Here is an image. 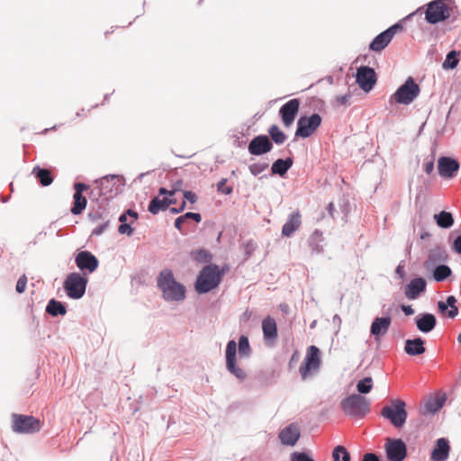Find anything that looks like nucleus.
<instances>
[{
  "mask_svg": "<svg viewBox=\"0 0 461 461\" xmlns=\"http://www.w3.org/2000/svg\"><path fill=\"white\" fill-rule=\"evenodd\" d=\"M124 212L128 217H131L132 219V221H136L139 219V213L136 211L130 208Z\"/></svg>",
  "mask_w": 461,
  "mask_h": 461,
  "instance_id": "774afa93",
  "label": "nucleus"
},
{
  "mask_svg": "<svg viewBox=\"0 0 461 461\" xmlns=\"http://www.w3.org/2000/svg\"><path fill=\"white\" fill-rule=\"evenodd\" d=\"M110 227V219L103 221L99 225H97L93 230L92 236H100L102 235L108 228Z\"/></svg>",
  "mask_w": 461,
  "mask_h": 461,
  "instance_id": "603ef678",
  "label": "nucleus"
},
{
  "mask_svg": "<svg viewBox=\"0 0 461 461\" xmlns=\"http://www.w3.org/2000/svg\"><path fill=\"white\" fill-rule=\"evenodd\" d=\"M362 461H380V458L375 453L367 452L364 454Z\"/></svg>",
  "mask_w": 461,
  "mask_h": 461,
  "instance_id": "680f3d73",
  "label": "nucleus"
},
{
  "mask_svg": "<svg viewBox=\"0 0 461 461\" xmlns=\"http://www.w3.org/2000/svg\"><path fill=\"white\" fill-rule=\"evenodd\" d=\"M32 175L38 180L41 185L46 187L53 183L54 177L47 168L41 167L39 165L32 168Z\"/></svg>",
  "mask_w": 461,
  "mask_h": 461,
  "instance_id": "2f4dec72",
  "label": "nucleus"
},
{
  "mask_svg": "<svg viewBox=\"0 0 461 461\" xmlns=\"http://www.w3.org/2000/svg\"><path fill=\"white\" fill-rule=\"evenodd\" d=\"M450 451V445L448 439L440 438L437 439L433 447L430 458L432 461H446L448 458Z\"/></svg>",
  "mask_w": 461,
  "mask_h": 461,
  "instance_id": "b1692460",
  "label": "nucleus"
},
{
  "mask_svg": "<svg viewBox=\"0 0 461 461\" xmlns=\"http://www.w3.org/2000/svg\"><path fill=\"white\" fill-rule=\"evenodd\" d=\"M290 461H315L311 455L305 451H294L290 455Z\"/></svg>",
  "mask_w": 461,
  "mask_h": 461,
  "instance_id": "8fccbe9b",
  "label": "nucleus"
},
{
  "mask_svg": "<svg viewBox=\"0 0 461 461\" xmlns=\"http://www.w3.org/2000/svg\"><path fill=\"white\" fill-rule=\"evenodd\" d=\"M350 98H351V95L346 94L343 95L337 96L336 100L339 104L347 105Z\"/></svg>",
  "mask_w": 461,
  "mask_h": 461,
  "instance_id": "0e129e2a",
  "label": "nucleus"
},
{
  "mask_svg": "<svg viewBox=\"0 0 461 461\" xmlns=\"http://www.w3.org/2000/svg\"><path fill=\"white\" fill-rule=\"evenodd\" d=\"M384 450L389 461H403L407 456V446L402 438H388Z\"/></svg>",
  "mask_w": 461,
  "mask_h": 461,
  "instance_id": "4468645a",
  "label": "nucleus"
},
{
  "mask_svg": "<svg viewBox=\"0 0 461 461\" xmlns=\"http://www.w3.org/2000/svg\"><path fill=\"white\" fill-rule=\"evenodd\" d=\"M425 339L421 337L408 339L404 343V352L411 357H416L425 353Z\"/></svg>",
  "mask_w": 461,
  "mask_h": 461,
  "instance_id": "a878e982",
  "label": "nucleus"
},
{
  "mask_svg": "<svg viewBox=\"0 0 461 461\" xmlns=\"http://www.w3.org/2000/svg\"><path fill=\"white\" fill-rule=\"evenodd\" d=\"M27 282H28V279H27L26 275L23 274L19 277V279L16 283V286H15V290L18 294H22L25 291Z\"/></svg>",
  "mask_w": 461,
  "mask_h": 461,
  "instance_id": "5fc2aeb1",
  "label": "nucleus"
},
{
  "mask_svg": "<svg viewBox=\"0 0 461 461\" xmlns=\"http://www.w3.org/2000/svg\"><path fill=\"white\" fill-rule=\"evenodd\" d=\"M323 234L320 230H315L308 239V245L312 254L323 252Z\"/></svg>",
  "mask_w": 461,
  "mask_h": 461,
  "instance_id": "72a5a7b5",
  "label": "nucleus"
},
{
  "mask_svg": "<svg viewBox=\"0 0 461 461\" xmlns=\"http://www.w3.org/2000/svg\"><path fill=\"white\" fill-rule=\"evenodd\" d=\"M373 388V380L370 376H366L357 383V394H367Z\"/></svg>",
  "mask_w": 461,
  "mask_h": 461,
  "instance_id": "a18cd8bd",
  "label": "nucleus"
},
{
  "mask_svg": "<svg viewBox=\"0 0 461 461\" xmlns=\"http://www.w3.org/2000/svg\"><path fill=\"white\" fill-rule=\"evenodd\" d=\"M300 100L294 98L284 104L279 109V116L285 127H289L294 122L300 109Z\"/></svg>",
  "mask_w": 461,
  "mask_h": 461,
  "instance_id": "6ab92c4d",
  "label": "nucleus"
},
{
  "mask_svg": "<svg viewBox=\"0 0 461 461\" xmlns=\"http://www.w3.org/2000/svg\"><path fill=\"white\" fill-rule=\"evenodd\" d=\"M167 209L166 197L160 199L158 196H155L149 201L148 205V211L153 215H157L160 212H164Z\"/></svg>",
  "mask_w": 461,
  "mask_h": 461,
  "instance_id": "58836bf2",
  "label": "nucleus"
},
{
  "mask_svg": "<svg viewBox=\"0 0 461 461\" xmlns=\"http://www.w3.org/2000/svg\"><path fill=\"white\" fill-rule=\"evenodd\" d=\"M74 194H83L85 191H87L89 189V185L82 183V182H76L74 183Z\"/></svg>",
  "mask_w": 461,
  "mask_h": 461,
  "instance_id": "4d7b16f0",
  "label": "nucleus"
},
{
  "mask_svg": "<svg viewBox=\"0 0 461 461\" xmlns=\"http://www.w3.org/2000/svg\"><path fill=\"white\" fill-rule=\"evenodd\" d=\"M88 196L91 201H101V203L106 202L104 200V194H103V191L99 184H95V185L90 189Z\"/></svg>",
  "mask_w": 461,
  "mask_h": 461,
  "instance_id": "de8ad7c7",
  "label": "nucleus"
},
{
  "mask_svg": "<svg viewBox=\"0 0 461 461\" xmlns=\"http://www.w3.org/2000/svg\"><path fill=\"white\" fill-rule=\"evenodd\" d=\"M446 401H447V396L445 393L429 399L425 403L426 411L430 414L437 413L438 411H439L442 409Z\"/></svg>",
  "mask_w": 461,
  "mask_h": 461,
  "instance_id": "c9c22d12",
  "label": "nucleus"
},
{
  "mask_svg": "<svg viewBox=\"0 0 461 461\" xmlns=\"http://www.w3.org/2000/svg\"><path fill=\"white\" fill-rule=\"evenodd\" d=\"M301 437V429L297 423H290L278 433V438L284 446L294 447Z\"/></svg>",
  "mask_w": 461,
  "mask_h": 461,
  "instance_id": "aec40b11",
  "label": "nucleus"
},
{
  "mask_svg": "<svg viewBox=\"0 0 461 461\" xmlns=\"http://www.w3.org/2000/svg\"><path fill=\"white\" fill-rule=\"evenodd\" d=\"M321 350L312 345L307 348L306 356L299 367L303 380H305L312 372L318 371L321 366Z\"/></svg>",
  "mask_w": 461,
  "mask_h": 461,
  "instance_id": "9b49d317",
  "label": "nucleus"
},
{
  "mask_svg": "<svg viewBox=\"0 0 461 461\" xmlns=\"http://www.w3.org/2000/svg\"><path fill=\"white\" fill-rule=\"evenodd\" d=\"M401 309L406 316H411L414 314V309L412 308L411 305L402 304Z\"/></svg>",
  "mask_w": 461,
  "mask_h": 461,
  "instance_id": "69168bd1",
  "label": "nucleus"
},
{
  "mask_svg": "<svg viewBox=\"0 0 461 461\" xmlns=\"http://www.w3.org/2000/svg\"><path fill=\"white\" fill-rule=\"evenodd\" d=\"M392 40L393 37L389 34V32L384 30L371 41L369 50L374 52H381L390 44Z\"/></svg>",
  "mask_w": 461,
  "mask_h": 461,
  "instance_id": "cd10ccee",
  "label": "nucleus"
},
{
  "mask_svg": "<svg viewBox=\"0 0 461 461\" xmlns=\"http://www.w3.org/2000/svg\"><path fill=\"white\" fill-rule=\"evenodd\" d=\"M88 278L78 272L69 273L63 283V288L68 298L73 300L81 299L86 291Z\"/></svg>",
  "mask_w": 461,
  "mask_h": 461,
  "instance_id": "6e6552de",
  "label": "nucleus"
},
{
  "mask_svg": "<svg viewBox=\"0 0 461 461\" xmlns=\"http://www.w3.org/2000/svg\"><path fill=\"white\" fill-rule=\"evenodd\" d=\"M87 204L86 197L83 194H73V206L70 211L74 215H79L86 209Z\"/></svg>",
  "mask_w": 461,
  "mask_h": 461,
  "instance_id": "a19ab883",
  "label": "nucleus"
},
{
  "mask_svg": "<svg viewBox=\"0 0 461 461\" xmlns=\"http://www.w3.org/2000/svg\"><path fill=\"white\" fill-rule=\"evenodd\" d=\"M433 170H434V161L432 159L429 161H427L424 164V171L426 172V174L429 175L433 172Z\"/></svg>",
  "mask_w": 461,
  "mask_h": 461,
  "instance_id": "338daca9",
  "label": "nucleus"
},
{
  "mask_svg": "<svg viewBox=\"0 0 461 461\" xmlns=\"http://www.w3.org/2000/svg\"><path fill=\"white\" fill-rule=\"evenodd\" d=\"M451 249L461 256V231L451 241Z\"/></svg>",
  "mask_w": 461,
  "mask_h": 461,
  "instance_id": "864d4df0",
  "label": "nucleus"
},
{
  "mask_svg": "<svg viewBox=\"0 0 461 461\" xmlns=\"http://www.w3.org/2000/svg\"><path fill=\"white\" fill-rule=\"evenodd\" d=\"M273 149V143L265 134L255 136L248 146L249 153L252 156H262Z\"/></svg>",
  "mask_w": 461,
  "mask_h": 461,
  "instance_id": "f3484780",
  "label": "nucleus"
},
{
  "mask_svg": "<svg viewBox=\"0 0 461 461\" xmlns=\"http://www.w3.org/2000/svg\"><path fill=\"white\" fill-rule=\"evenodd\" d=\"M118 232L120 234H125L127 236H131L134 232V229L131 227V223L126 222V223L119 225Z\"/></svg>",
  "mask_w": 461,
  "mask_h": 461,
  "instance_id": "6e6d98bb",
  "label": "nucleus"
},
{
  "mask_svg": "<svg viewBox=\"0 0 461 461\" xmlns=\"http://www.w3.org/2000/svg\"><path fill=\"white\" fill-rule=\"evenodd\" d=\"M88 218L92 222H96L97 221L109 220L110 216L108 212L99 206L95 211L89 212Z\"/></svg>",
  "mask_w": 461,
  "mask_h": 461,
  "instance_id": "49530a36",
  "label": "nucleus"
},
{
  "mask_svg": "<svg viewBox=\"0 0 461 461\" xmlns=\"http://www.w3.org/2000/svg\"><path fill=\"white\" fill-rule=\"evenodd\" d=\"M45 311L51 317L64 316L67 313V305L63 302L51 298L49 300Z\"/></svg>",
  "mask_w": 461,
  "mask_h": 461,
  "instance_id": "473e14b6",
  "label": "nucleus"
},
{
  "mask_svg": "<svg viewBox=\"0 0 461 461\" xmlns=\"http://www.w3.org/2000/svg\"><path fill=\"white\" fill-rule=\"evenodd\" d=\"M12 429L15 433L32 434L40 430V420L32 415L14 413L12 415Z\"/></svg>",
  "mask_w": 461,
  "mask_h": 461,
  "instance_id": "9d476101",
  "label": "nucleus"
},
{
  "mask_svg": "<svg viewBox=\"0 0 461 461\" xmlns=\"http://www.w3.org/2000/svg\"><path fill=\"white\" fill-rule=\"evenodd\" d=\"M75 263L84 274L94 273L99 266L98 258L88 250H79L75 256Z\"/></svg>",
  "mask_w": 461,
  "mask_h": 461,
  "instance_id": "2eb2a0df",
  "label": "nucleus"
},
{
  "mask_svg": "<svg viewBox=\"0 0 461 461\" xmlns=\"http://www.w3.org/2000/svg\"><path fill=\"white\" fill-rule=\"evenodd\" d=\"M157 286L167 302H179L185 298V286L176 280L171 269L165 268L159 272Z\"/></svg>",
  "mask_w": 461,
  "mask_h": 461,
  "instance_id": "f03ea898",
  "label": "nucleus"
},
{
  "mask_svg": "<svg viewBox=\"0 0 461 461\" xmlns=\"http://www.w3.org/2000/svg\"><path fill=\"white\" fill-rule=\"evenodd\" d=\"M322 118L318 113L311 115H301L297 120L294 136L296 138L307 139L315 133L321 125Z\"/></svg>",
  "mask_w": 461,
  "mask_h": 461,
  "instance_id": "1a4fd4ad",
  "label": "nucleus"
},
{
  "mask_svg": "<svg viewBox=\"0 0 461 461\" xmlns=\"http://www.w3.org/2000/svg\"><path fill=\"white\" fill-rule=\"evenodd\" d=\"M391 307L387 309L386 314L382 317H375L370 326V333L376 339L384 335L392 323V317L390 315Z\"/></svg>",
  "mask_w": 461,
  "mask_h": 461,
  "instance_id": "4be33fe9",
  "label": "nucleus"
},
{
  "mask_svg": "<svg viewBox=\"0 0 461 461\" xmlns=\"http://www.w3.org/2000/svg\"><path fill=\"white\" fill-rule=\"evenodd\" d=\"M267 132L272 143L276 145L283 144L287 138L285 133L276 124L271 125L268 128Z\"/></svg>",
  "mask_w": 461,
  "mask_h": 461,
  "instance_id": "ea45409f",
  "label": "nucleus"
},
{
  "mask_svg": "<svg viewBox=\"0 0 461 461\" xmlns=\"http://www.w3.org/2000/svg\"><path fill=\"white\" fill-rule=\"evenodd\" d=\"M395 274L402 279L405 278V261H400L399 265L395 268Z\"/></svg>",
  "mask_w": 461,
  "mask_h": 461,
  "instance_id": "052dcab7",
  "label": "nucleus"
},
{
  "mask_svg": "<svg viewBox=\"0 0 461 461\" xmlns=\"http://www.w3.org/2000/svg\"><path fill=\"white\" fill-rule=\"evenodd\" d=\"M448 258L446 249L441 245H437L428 251V256L423 262V267L427 271L436 266L447 262Z\"/></svg>",
  "mask_w": 461,
  "mask_h": 461,
  "instance_id": "a211bd4d",
  "label": "nucleus"
},
{
  "mask_svg": "<svg viewBox=\"0 0 461 461\" xmlns=\"http://www.w3.org/2000/svg\"><path fill=\"white\" fill-rule=\"evenodd\" d=\"M184 182L182 179H178L173 183L172 188L170 189V196H174L178 192H183L182 188Z\"/></svg>",
  "mask_w": 461,
  "mask_h": 461,
  "instance_id": "13d9d810",
  "label": "nucleus"
},
{
  "mask_svg": "<svg viewBox=\"0 0 461 461\" xmlns=\"http://www.w3.org/2000/svg\"><path fill=\"white\" fill-rule=\"evenodd\" d=\"M355 77L358 86L366 93H369L377 82L375 69L366 65L358 67Z\"/></svg>",
  "mask_w": 461,
  "mask_h": 461,
  "instance_id": "f8f14e48",
  "label": "nucleus"
},
{
  "mask_svg": "<svg viewBox=\"0 0 461 461\" xmlns=\"http://www.w3.org/2000/svg\"><path fill=\"white\" fill-rule=\"evenodd\" d=\"M420 86L415 82L414 78L409 77L405 82L401 85L396 91L390 96L389 103L393 102L408 105L411 104L420 95Z\"/></svg>",
  "mask_w": 461,
  "mask_h": 461,
  "instance_id": "0eeeda50",
  "label": "nucleus"
},
{
  "mask_svg": "<svg viewBox=\"0 0 461 461\" xmlns=\"http://www.w3.org/2000/svg\"><path fill=\"white\" fill-rule=\"evenodd\" d=\"M381 416L389 420L394 428H402L408 418L405 402L401 399L392 400L390 404L383 407Z\"/></svg>",
  "mask_w": 461,
  "mask_h": 461,
  "instance_id": "423d86ee",
  "label": "nucleus"
},
{
  "mask_svg": "<svg viewBox=\"0 0 461 461\" xmlns=\"http://www.w3.org/2000/svg\"><path fill=\"white\" fill-rule=\"evenodd\" d=\"M452 4V0H432L426 4L425 8V21L429 24H438L445 22L451 16V9L447 4Z\"/></svg>",
  "mask_w": 461,
  "mask_h": 461,
  "instance_id": "20e7f679",
  "label": "nucleus"
},
{
  "mask_svg": "<svg viewBox=\"0 0 461 461\" xmlns=\"http://www.w3.org/2000/svg\"><path fill=\"white\" fill-rule=\"evenodd\" d=\"M437 225L442 229H449L454 225L455 220L452 212L445 210L434 214Z\"/></svg>",
  "mask_w": 461,
  "mask_h": 461,
  "instance_id": "f704fd0d",
  "label": "nucleus"
},
{
  "mask_svg": "<svg viewBox=\"0 0 461 461\" xmlns=\"http://www.w3.org/2000/svg\"><path fill=\"white\" fill-rule=\"evenodd\" d=\"M224 269L216 264L204 266L199 272L194 282V290L198 294H207L216 289L221 283Z\"/></svg>",
  "mask_w": 461,
  "mask_h": 461,
  "instance_id": "7ed1b4c3",
  "label": "nucleus"
},
{
  "mask_svg": "<svg viewBox=\"0 0 461 461\" xmlns=\"http://www.w3.org/2000/svg\"><path fill=\"white\" fill-rule=\"evenodd\" d=\"M427 289V281L424 277L418 276L410 281L404 287V295L409 300H417Z\"/></svg>",
  "mask_w": 461,
  "mask_h": 461,
  "instance_id": "412c9836",
  "label": "nucleus"
},
{
  "mask_svg": "<svg viewBox=\"0 0 461 461\" xmlns=\"http://www.w3.org/2000/svg\"><path fill=\"white\" fill-rule=\"evenodd\" d=\"M123 176L118 175H107L100 179L95 181L99 184L104 194V200L109 201L121 193L120 180H123Z\"/></svg>",
  "mask_w": 461,
  "mask_h": 461,
  "instance_id": "ddd939ff",
  "label": "nucleus"
},
{
  "mask_svg": "<svg viewBox=\"0 0 461 461\" xmlns=\"http://www.w3.org/2000/svg\"><path fill=\"white\" fill-rule=\"evenodd\" d=\"M459 52L453 50L447 52L445 60L442 63V68L445 70L454 69L459 63Z\"/></svg>",
  "mask_w": 461,
  "mask_h": 461,
  "instance_id": "37998d69",
  "label": "nucleus"
},
{
  "mask_svg": "<svg viewBox=\"0 0 461 461\" xmlns=\"http://www.w3.org/2000/svg\"><path fill=\"white\" fill-rule=\"evenodd\" d=\"M185 207H186V202L183 201L178 207H170L169 212L172 214H178V213L184 212Z\"/></svg>",
  "mask_w": 461,
  "mask_h": 461,
  "instance_id": "e2e57ef3",
  "label": "nucleus"
},
{
  "mask_svg": "<svg viewBox=\"0 0 461 461\" xmlns=\"http://www.w3.org/2000/svg\"><path fill=\"white\" fill-rule=\"evenodd\" d=\"M192 258L197 263L212 264V255L205 249H198L191 252Z\"/></svg>",
  "mask_w": 461,
  "mask_h": 461,
  "instance_id": "79ce46f5",
  "label": "nucleus"
},
{
  "mask_svg": "<svg viewBox=\"0 0 461 461\" xmlns=\"http://www.w3.org/2000/svg\"><path fill=\"white\" fill-rule=\"evenodd\" d=\"M189 220H193L196 223H199L202 221V215L199 212H187L176 218L174 226L176 230L182 231L183 224L187 222Z\"/></svg>",
  "mask_w": 461,
  "mask_h": 461,
  "instance_id": "e433bc0d",
  "label": "nucleus"
},
{
  "mask_svg": "<svg viewBox=\"0 0 461 461\" xmlns=\"http://www.w3.org/2000/svg\"><path fill=\"white\" fill-rule=\"evenodd\" d=\"M263 337L266 343L273 342L277 338L276 321L271 316H267L262 321Z\"/></svg>",
  "mask_w": 461,
  "mask_h": 461,
  "instance_id": "bb28decb",
  "label": "nucleus"
},
{
  "mask_svg": "<svg viewBox=\"0 0 461 461\" xmlns=\"http://www.w3.org/2000/svg\"><path fill=\"white\" fill-rule=\"evenodd\" d=\"M460 164L457 159L448 157L441 156L438 159V171L441 177L445 179H452L455 177L459 170Z\"/></svg>",
  "mask_w": 461,
  "mask_h": 461,
  "instance_id": "dca6fc26",
  "label": "nucleus"
},
{
  "mask_svg": "<svg viewBox=\"0 0 461 461\" xmlns=\"http://www.w3.org/2000/svg\"><path fill=\"white\" fill-rule=\"evenodd\" d=\"M423 7H419L414 12L411 13L410 14L406 15L403 19L398 21L394 24L391 25L386 29L387 32H389V34L393 38V36L398 32L403 30V22L408 21L411 19L413 16L422 14Z\"/></svg>",
  "mask_w": 461,
  "mask_h": 461,
  "instance_id": "4c0bfd02",
  "label": "nucleus"
},
{
  "mask_svg": "<svg viewBox=\"0 0 461 461\" xmlns=\"http://www.w3.org/2000/svg\"><path fill=\"white\" fill-rule=\"evenodd\" d=\"M227 178H221L217 183V191L223 194L229 195L233 192V188L230 185H226Z\"/></svg>",
  "mask_w": 461,
  "mask_h": 461,
  "instance_id": "3c124183",
  "label": "nucleus"
},
{
  "mask_svg": "<svg viewBox=\"0 0 461 461\" xmlns=\"http://www.w3.org/2000/svg\"><path fill=\"white\" fill-rule=\"evenodd\" d=\"M456 298L454 295H448L446 301H438L437 303L438 311L443 316L454 319L458 315L459 310L456 306Z\"/></svg>",
  "mask_w": 461,
  "mask_h": 461,
  "instance_id": "393cba45",
  "label": "nucleus"
},
{
  "mask_svg": "<svg viewBox=\"0 0 461 461\" xmlns=\"http://www.w3.org/2000/svg\"><path fill=\"white\" fill-rule=\"evenodd\" d=\"M237 350L240 358H249L251 355V348L248 336L240 335L239 342L234 339L228 341L225 349L226 369L240 381L247 377V373L237 366Z\"/></svg>",
  "mask_w": 461,
  "mask_h": 461,
  "instance_id": "f257e3e1",
  "label": "nucleus"
},
{
  "mask_svg": "<svg viewBox=\"0 0 461 461\" xmlns=\"http://www.w3.org/2000/svg\"><path fill=\"white\" fill-rule=\"evenodd\" d=\"M183 196L185 198L184 201H188L191 203H195L198 199L196 194L190 190L183 191Z\"/></svg>",
  "mask_w": 461,
  "mask_h": 461,
  "instance_id": "bf43d9fd",
  "label": "nucleus"
},
{
  "mask_svg": "<svg viewBox=\"0 0 461 461\" xmlns=\"http://www.w3.org/2000/svg\"><path fill=\"white\" fill-rule=\"evenodd\" d=\"M294 159L292 157L285 158H277L271 166V175H277L280 177H285L288 170L293 167Z\"/></svg>",
  "mask_w": 461,
  "mask_h": 461,
  "instance_id": "c85d7f7f",
  "label": "nucleus"
},
{
  "mask_svg": "<svg viewBox=\"0 0 461 461\" xmlns=\"http://www.w3.org/2000/svg\"><path fill=\"white\" fill-rule=\"evenodd\" d=\"M269 167L268 163L267 162H258V163H254V164H250L249 166V173L254 176H258L259 174H261L263 171H265L266 169H267Z\"/></svg>",
  "mask_w": 461,
  "mask_h": 461,
  "instance_id": "09e8293b",
  "label": "nucleus"
},
{
  "mask_svg": "<svg viewBox=\"0 0 461 461\" xmlns=\"http://www.w3.org/2000/svg\"><path fill=\"white\" fill-rule=\"evenodd\" d=\"M301 214L300 212H294L289 215L287 221L282 227V235L285 237H290L301 225Z\"/></svg>",
  "mask_w": 461,
  "mask_h": 461,
  "instance_id": "7c9ffc66",
  "label": "nucleus"
},
{
  "mask_svg": "<svg viewBox=\"0 0 461 461\" xmlns=\"http://www.w3.org/2000/svg\"><path fill=\"white\" fill-rule=\"evenodd\" d=\"M417 329L422 333L432 331L437 326V318L433 313H419L414 319Z\"/></svg>",
  "mask_w": 461,
  "mask_h": 461,
  "instance_id": "5701e85b",
  "label": "nucleus"
},
{
  "mask_svg": "<svg viewBox=\"0 0 461 461\" xmlns=\"http://www.w3.org/2000/svg\"><path fill=\"white\" fill-rule=\"evenodd\" d=\"M340 408L346 415L362 419L369 412L370 402L365 396L352 393L340 402Z\"/></svg>",
  "mask_w": 461,
  "mask_h": 461,
  "instance_id": "39448f33",
  "label": "nucleus"
},
{
  "mask_svg": "<svg viewBox=\"0 0 461 461\" xmlns=\"http://www.w3.org/2000/svg\"><path fill=\"white\" fill-rule=\"evenodd\" d=\"M333 461H350L351 456L349 452L344 446L338 445L332 451Z\"/></svg>",
  "mask_w": 461,
  "mask_h": 461,
  "instance_id": "c03bdc74",
  "label": "nucleus"
},
{
  "mask_svg": "<svg viewBox=\"0 0 461 461\" xmlns=\"http://www.w3.org/2000/svg\"><path fill=\"white\" fill-rule=\"evenodd\" d=\"M427 274L430 275V277L438 283L446 281L453 274L452 269L446 263L436 266L426 271Z\"/></svg>",
  "mask_w": 461,
  "mask_h": 461,
  "instance_id": "c756f323",
  "label": "nucleus"
}]
</instances>
